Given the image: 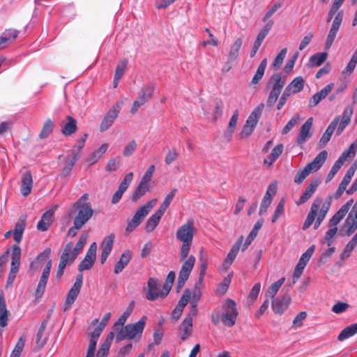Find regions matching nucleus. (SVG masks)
<instances>
[{
	"label": "nucleus",
	"instance_id": "obj_40",
	"mask_svg": "<svg viewBox=\"0 0 357 357\" xmlns=\"http://www.w3.org/2000/svg\"><path fill=\"white\" fill-rule=\"evenodd\" d=\"M48 321L47 319H45L40 324V326L38 329V331L36 335V347L38 349H42L47 343V338H43L44 332L45 331L46 326L47 325Z\"/></svg>",
	"mask_w": 357,
	"mask_h": 357
},
{
	"label": "nucleus",
	"instance_id": "obj_29",
	"mask_svg": "<svg viewBox=\"0 0 357 357\" xmlns=\"http://www.w3.org/2000/svg\"><path fill=\"white\" fill-rule=\"evenodd\" d=\"M20 258L21 248L18 245L15 244L12 247V256L10 272L17 273L20 265Z\"/></svg>",
	"mask_w": 357,
	"mask_h": 357
},
{
	"label": "nucleus",
	"instance_id": "obj_53",
	"mask_svg": "<svg viewBox=\"0 0 357 357\" xmlns=\"http://www.w3.org/2000/svg\"><path fill=\"white\" fill-rule=\"evenodd\" d=\"M200 254H201V257L199 258L200 271H199V277L198 282L199 284H202L204 280V278L205 276L207 266H208V257H207L206 255H204L202 250L200 252Z\"/></svg>",
	"mask_w": 357,
	"mask_h": 357
},
{
	"label": "nucleus",
	"instance_id": "obj_63",
	"mask_svg": "<svg viewBox=\"0 0 357 357\" xmlns=\"http://www.w3.org/2000/svg\"><path fill=\"white\" fill-rule=\"evenodd\" d=\"M284 199H281L279 203L278 204L274 214L272 217V222H275L283 214L284 211Z\"/></svg>",
	"mask_w": 357,
	"mask_h": 357
},
{
	"label": "nucleus",
	"instance_id": "obj_52",
	"mask_svg": "<svg viewBox=\"0 0 357 357\" xmlns=\"http://www.w3.org/2000/svg\"><path fill=\"white\" fill-rule=\"evenodd\" d=\"M285 281V278H281L280 280H277L274 283H273L267 290L266 293V296L267 297H270L271 298H274L275 296L278 293V290Z\"/></svg>",
	"mask_w": 357,
	"mask_h": 357
},
{
	"label": "nucleus",
	"instance_id": "obj_26",
	"mask_svg": "<svg viewBox=\"0 0 357 357\" xmlns=\"http://www.w3.org/2000/svg\"><path fill=\"white\" fill-rule=\"evenodd\" d=\"M119 111L113 107L104 116L100 125V131L104 132L108 130L114 123V120L118 117Z\"/></svg>",
	"mask_w": 357,
	"mask_h": 357
},
{
	"label": "nucleus",
	"instance_id": "obj_34",
	"mask_svg": "<svg viewBox=\"0 0 357 357\" xmlns=\"http://www.w3.org/2000/svg\"><path fill=\"white\" fill-rule=\"evenodd\" d=\"M132 258V252L131 251L127 250L125 252H123V254L121 255L119 260L116 262L114 273L115 274L120 273L125 267L128 264L130 259Z\"/></svg>",
	"mask_w": 357,
	"mask_h": 357
},
{
	"label": "nucleus",
	"instance_id": "obj_59",
	"mask_svg": "<svg viewBox=\"0 0 357 357\" xmlns=\"http://www.w3.org/2000/svg\"><path fill=\"white\" fill-rule=\"evenodd\" d=\"M87 236L82 234L76 243L75 248L73 250L72 259H75L79 252L82 250L84 244L86 243Z\"/></svg>",
	"mask_w": 357,
	"mask_h": 357
},
{
	"label": "nucleus",
	"instance_id": "obj_6",
	"mask_svg": "<svg viewBox=\"0 0 357 357\" xmlns=\"http://www.w3.org/2000/svg\"><path fill=\"white\" fill-rule=\"evenodd\" d=\"M146 319V316H143L135 324H128L121 326V328L117 330L116 342H121L124 340L139 339L144 331Z\"/></svg>",
	"mask_w": 357,
	"mask_h": 357
},
{
	"label": "nucleus",
	"instance_id": "obj_46",
	"mask_svg": "<svg viewBox=\"0 0 357 357\" xmlns=\"http://www.w3.org/2000/svg\"><path fill=\"white\" fill-rule=\"evenodd\" d=\"M357 151V139L356 141L353 142L347 149L343 151L342 155L338 158L342 164L347 160L348 158H353L356 155Z\"/></svg>",
	"mask_w": 357,
	"mask_h": 357
},
{
	"label": "nucleus",
	"instance_id": "obj_31",
	"mask_svg": "<svg viewBox=\"0 0 357 357\" xmlns=\"http://www.w3.org/2000/svg\"><path fill=\"white\" fill-rule=\"evenodd\" d=\"M178 331L182 341L186 340L192 335V321H190V318H185L178 328Z\"/></svg>",
	"mask_w": 357,
	"mask_h": 357
},
{
	"label": "nucleus",
	"instance_id": "obj_18",
	"mask_svg": "<svg viewBox=\"0 0 357 357\" xmlns=\"http://www.w3.org/2000/svg\"><path fill=\"white\" fill-rule=\"evenodd\" d=\"M149 291L146 294V298L149 301H155L158 298H165L167 296H162L163 288L160 289L158 280L156 278H150L147 282Z\"/></svg>",
	"mask_w": 357,
	"mask_h": 357
},
{
	"label": "nucleus",
	"instance_id": "obj_55",
	"mask_svg": "<svg viewBox=\"0 0 357 357\" xmlns=\"http://www.w3.org/2000/svg\"><path fill=\"white\" fill-rule=\"evenodd\" d=\"M54 126L55 125L54 122L50 119H47L45 121L39 135L40 137L42 139L47 138L52 132Z\"/></svg>",
	"mask_w": 357,
	"mask_h": 357
},
{
	"label": "nucleus",
	"instance_id": "obj_1",
	"mask_svg": "<svg viewBox=\"0 0 357 357\" xmlns=\"http://www.w3.org/2000/svg\"><path fill=\"white\" fill-rule=\"evenodd\" d=\"M352 206L351 211L349 213L342 227L341 232L342 235L350 236L357 229V201L354 204V199L348 200L335 215L329 220L328 227H334L340 222L346 214L349 212Z\"/></svg>",
	"mask_w": 357,
	"mask_h": 357
},
{
	"label": "nucleus",
	"instance_id": "obj_25",
	"mask_svg": "<svg viewBox=\"0 0 357 357\" xmlns=\"http://www.w3.org/2000/svg\"><path fill=\"white\" fill-rule=\"evenodd\" d=\"M321 181L319 179H314L312 181L310 184L306 187L305 192L300 197L298 200L296 202L297 206H300L304 203H305L308 199L311 198L313 195L318 186L319 185Z\"/></svg>",
	"mask_w": 357,
	"mask_h": 357
},
{
	"label": "nucleus",
	"instance_id": "obj_60",
	"mask_svg": "<svg viewBox=\"0 0 357 357\" xmlns=\"http://www.w3.org/2000/svg\"><path fill=\"white\" fill-rule=\"evenodd\" d=\"M223 102L221 100H215L213 105V120H217L222 114Z\"/></svg>",
	"mask_w": 357,
	"mask_h": 357
},
{
	"label": "nucleus",
	"instance_id": "obj_44",
	"mask_svg": "<svg viewBox=\"0 0 357 357\" xmlns=\"http://www.w3.org/2000/svg\"><path fill=\"white\" fill-rule=\"evenodd\" d=\"M264 223V220L262 219L259 220L255 225L254 227L251 230L248 236L246 238V241L243 245V250H245L248 245L251 243V242L255 239V238L257 236L259 230L261 228Z\"/></svg>",
	"mask_w": 357,
	"mask_h": 357
},
{
	"label": "nucleus",
	"instance_id": "obj_4",
	"mask_svg": "<svg viewBox=\"0 0 357 357\" xmlns=\"http://www.w3.org/2000/svg\"><path fill=\"white\" fill-rule=\"evenodd\" d=\"M330 202L323 203L322 199L319 197H317L310 207V212L303 225L302 229L306 230L308 229L315 220L314 229H317L323 220L325 219L329 208Z\"/></svg>",
	"mask_w": 357,
	"mask_h": 357
},
{
	"label": "nucleus",
	"instance_id": "obj_50",
	"mask_svg": "<svg viewBox=\"0 0 357 357\" xmlns=\"http://www.w3.org/2000/svg\"><path fill=\"white\" fill-rule=\"evenodd\" d=\"M274 22L273 20L268 21L264 28L259 31V33L257 35V39L255 41V43L261 46L263 40L266 38V36L268 35V32L271 29Z\"/></svg>",
	"mask_w": 357,
	"mask_h": 357
},
{
	"label": "nucleus",
	"instance_id": "obj_54",
	"mask_svg": "<svg viewBox=\"0 0 357 357\" xmlns=\"http://www.w3.org/2000/svg\"><path fill=\"white\" fill-rule=\"evenodd\" d=\"M327 52L317 53L310 58L311 66H320L327 59Z\"/></svg>",
	"mask_w": 357,
	"mask_h": 357
},
{
	"label": "nucleus",
	"instance_id": "obj_51",
	"mask_svg": "<svg viewBox=\"0 0 357 357\" xmlns=\"http://www.w3.org/2000/svg\"><path fill=\"white\" fill-rule=\"evenodd\" d=\"M266 66H267V59L265 58L261 61L259 66L257 68V72L255 73V74L252 79V84H256L259 83V82L261 79V78L263 77V76L264 75V72H265Z\"/></svg>",
	"mask_w": 357,
	"mask_h": 357
},
{
	"label": "nucleus",
	"instance_id": "obj_64",
	"mask_svg": "<svg viewBox=\"0 0 357 357\" xmlns=\"http://www.w3.org/2000/svg\"><path fill=\"white\" fill-rule=\"evenodd\" d=\"M349 307V305L347 303L338 301L332 307V312L335 314H342L347 311Z\"/></svg>",
	"mask_w": 357,
	"mask_h": 357
},
{
	"label": "nucleus",
	"instance_id": "obj_56",
	"mask_svg": "<svg viewBox=\"0 0 357 357\" xmlns=\"http://www.w3.org/2000/svg\"><path fill=\"white\" fill-rule=\"evenodd\" d=\"M357 245V232L351 238V239L345 245L342 252V258H347L350 256L351 252L354 250Z\"/></svg>",
	"mask_w": 357,
	"mask_h": 357
},
{
	"label": "nucleus",
	"instance_id": "obj_61",
	"mask_svg": "<svg viewBox=\"0 0 357 357\" xmlns=\"http://www.w3.org/2000/svg\"><path fill=\"white\" fill-rule=\"evenodd\" d=\"M128 65V60L123 59L121 61V63L118 64L116 67L114 77L115 81H119L123 75Z\"/></svg>",
	"mask_w": 357,
	"mask_h": 357
},
{
	"label": "nucleus",
	"instance_id": "obj_16",
	"mask_svg": "<svg viewBox=\"0 0 357 357\" xmlns=\"http://www.w3.org/2000/svg\"><path fill=\"white\" fill-rule=\"evenodd\" d=\"M97 245L95 242L91 244L84 259L78 266L79 271L89 270L94 264L96 258Z\"/></svg>",
	"mask_w": 357,
	"mask_h": 357
},
{
	"label": "nucleus",
	"instance_id": "obj_9",
	"mask_svg": "<svg viewBox=\"0 0 357 357\" xmlns=\"http://www.w3.org/2000/svg\"><path fill=\"white\" fill-rule=\"evenodd\" d=\"M157 202L156 199H151L146 204L142 206L135 213L132 218L128 222L126 231L128 233L135 229L143 221L144 218L148 215L149 211L153 208Z\"/></svg>",
	"mask_w": 357,
	"mask_h": 357
},
{
	"label": "nucleus",
	"instance_id": "obj_8",
	"mask_svg": "<svg viewBox=\"0 0 357 357\" xmlns=\"http://www.w3.org/2000/svg\"><path fill=\"white\" fill-rule=\"evenodd\" d=\"M327 156L326 151H321L311 162L296 173L294 181L297 184H301L311 172H317L321 167L326 160Z\"/></svg>",
	"mask_w": 357,
	"mask_h": 357
},
{
	"label": "nucleus",
	"instance_id": "obj_13",
	"mask_svg": "<svg viewBox=\"0 0 357 357\" xmlns=\"http://www.w3.org/2000/svg\"><path fill=\"white\" fill-rule=\"evenodd\" d=\"M82 283L83 275L82 273H79L77 276L76 280L73 287L67 294L66 299L63 305V311H68L71 308L72 305L74 303L79 294Z\"/></svg>",
	"mask_w": 357,
	"mask_h": 357
},
{
	"label": "nucleus",
	"instance_id": "obj_20",
	"mask_svg": "<svg viewBox=\"0 0 357 357\" xmlns=\"http://www.w3.org/2000/svg\"><path fill=\"white\" fill-rule=\"evenodd\" d=\"M190 297L191 291L189 289H186L184 291L182 296L179 299L176 307L172 311V316L174 319L177 321L180 318L183 312V310L188 304V303L189 302Z\"/></svg>",
	"mask_w": 357,
	"mask_h": 357
},
{
	"label": "nucleus",
	"instance_id": "obj_7",
	"mask_svg": "<svg viewBox=\"0 0 357 357\" xmlns=\"http://www.w3.org/2000/svg\"><path fill=\"white\" fill-rule=\"evenodd\" d=\"M286 81L287 77L282 75L280 73H274L270 77L266 84V87L271 88V91L266 100V106L268 107H272L275 105L286 84Z\"/></svg>",
	"mask_w": 357,
	"mask_h": 357
},
{
	"label": "nucleus",
	"instance_id": "obj_22",
	"mask_svg": "<svg viewBox=\"0 0 357 357\" xmlns=\"http://www.w3.org/2000/svg\"><path fill=\"white\" fill-rule=\"evenodd\" d=\"M312 123L313 118L310 117L301 126L296 139V142L298 145H302L311 137L312 133L310 132V130Z\"/></svg>",
	"mask_w": 357,
	"mask_h": 357
},
{
	"label": "nucleus",
	"instance_id": "obj_33",
	"mask_svg": "<svg viewBox=\"0 0 357 357\" xmlns=\"http://www.w3.org/2000/svg\"><path fill=\"white\" fill-rule=\"evenodd\" d=\"M243 38H238L235 40V41L230 46L229 52L228 54V63H232L235 61L239 55L240 50L243 45Z\"/></svg>",
	"mask_w": 357,
	"mask_h": 357
},
{
	"label": "nucleus",
	"instance_id": "obj_27",
	"mask_svg": "<svg viewBox=\"0 0 357 357\" xmlns=\"http://www.w3.org/2000/svg\"><path fill=\"white\" fill-rule=\"evenodd\" d=\"M21 181V192L23 196L26 197L31 192L33 185L32 174L29 170L23 173Z\"/></svg>",
	"mask_w": 357,
	"mask_h": 357
},
{
	"label": "nucleus",
	"instance_id": "obj_11",
	"mask_svg": "<svg viewBox=\"0 0 357 357\" xmlns=\"http://www.w3.org/2000/svg\"><path fill=\"white\" fill-rule=\"evenodd\" d=\"M222 308L224 312L221 316V321L223 324L228 327L234 326L238 316L236 302L231 298H228L226 300Z\"/></svg>",
	"mask_w": 357,
	"mask_h": 357
},
{
	"label": "nucleus",
	"instance_id": "obj_57",
	"mask_svg": "<svg viewBox=\"0 0 357 357\" xmlns=\"http://www.w3.org/2000/svg\"><path fill=\"white\" fill-rule=\"evenodd\" d=\"M174 279H175V272L172 271L168 273V275L166 278V280H165V282L162 286L163 287L162 296L168 295V294L169 293V291L172 289V284L174 282Z\"/></svg>",
	"mask_w": 357,
	"mask_h": 357
},
{
	"label": "nucleus",
	"instance_id": "obj_17",
	"mask_svg": "<svg viewBox=\"0 0 357 357\" xmlns=\"http://www.w3.org/2000/svg\"><path fill=\"white\" fill-rule=\"evenodd\" d=\"M277 192V183H271L267 190L266 192L261 200V204H260V208L259 211V215H262L265 213H266L268 208L271 205L273 197L276 195Z\"/></svg>",
	"mask_w": 357,
	"mask_h": 357
},
{
	"label": "nucleus",
	"instance_id": "obj_58",
	"mask_svg": "<svg viewBox=\"0 0 357 357\" xmlns=\"http://www.w3.org/2000/svg\"><path fill=\"white\" fill-rule=\"evenodd\" d=\"M176 192H177L176 188L172 189V191L166 195L164 201L160 204L158 209H160V211H162V212L165 213V211L167 210V208L169 207L172 199H174Z\"/></svg>",
	"mask_w": 357,
	"mask_h": 357
},
{
	"label": "nucleus",
	"instance_id": "obj_49",
	"mask_svg": "<svg viewBox=\"0 0 357 357\" xmlns=\"http://www.w3.org/2000/svg\"><path fill=\"white\" fill-rule=\"evenodd\" d=\"M314 245H311L301 257L297 266L305 268L314 251Z\"/></svg>",
	"mask_w": 357,
	"mask_h": 357
},
{
	"label": "nucleus",
	"instance_id": "obj_35",
	"mask_svg": "<svg viewBox=\"0 0 357 357\" xmlns=\"http://www.w3.org/2000/svg\"><path fill=\"white\" fill-rule=\"evenodd\" d=\"M19 32L15 29H6L0 37V47L3 48L6 44L15 40L18 36Z\"/></svg>",
	"mask_w": 357,
	"mask_h": 357
},
{
	"label": "nucleus",
	"instance_id": "obj_3",
	"mask_svg": "<svg viewBox=\"0 0 357 357\" xmlns=\"http://www.w3.org/2000/svg\"><path fill=\"white\" fill-rule=\"evenodd\" d=\"M197 232L192 220H188L185 224H183L176 231V238L182 243L179 251L180 261L185 259L189 255L190 248L192 244L194 236Z\"/></svg>",
	"mask_w": 357,
	"mask_h": 357
},
{
	"label": "nucleus",
	"instance_id": "obj_37",
	"mask_svg": "<svg viewBox=\"0 0 357 357\" xmlns=\"http://www.w3.org/2000/svg\"><path fill=\"white\" fill-rule=\"evenodd\" d=\"M54 212L47 211L45 212L37 224V229L40 231H47L51 225Z\"/></svg>",
	"mask_w": 357,
	"mask_h": 357
},
{
	"label": "nucleus",
	"instance_id": "obj_19",
	"mask_svg": "<svg viewBox=\"0 0 357 357\" xmlns=\"http://www.w3.org/2000/svg\"><path fill=\"white\" fill-rule=\"evenodd\" d=\"M52 268V260L49 259L46 264L45 268L43 271L42 275L40 276L39 282L37 285L36 289V297L41 298L43 295L45 287L49 279V276L50 274V271Z\"/></svg>",
	"mask_w": 357,
	"mask_h": 357
},
{
	"label": "nucleus",
	"instance_id": "obj_38",
	"mask_svg": "<svg viewBox=\"0 0 357 357\" xmlns=\"http://www.w3.org/2000/svg\"><path fill=\"white\" fill-rule=\"evenodd\" d=\"M73 158H66L64 162V166L62 169L61 175L63 177L67 176L70 174L72 171L75 164L80 158V154L79 153H75V151H73Z\"/></svg>",
	"mask_w": 357,
	"mask_h": 357
},
{
	"label": "nucleus",
	"instance_id": "obj_5",
	"mask_svg": "<svg viewBox=\"0 0 357 357\" xmlns=\"http://www.w3.org/2000/svg\"><path fill=\"white\" fill-rule=\"evenodd\" d=\"M88 199L89 195L85 193L73 204V208L76 211L74 222L78 227L84 226L93 216V210Z\"/></svg>",
	"mask_w": 357,
	"mask_h": 357
},
{
	"label": "nucleus",
	"instance_id": "obj_45",
	"mask_svg": "<svg viewBox=\"0 0 357 357\" xmlns=\"http://www.w3.org/2000/svg\"><path fill=\"white\" fill-rule=\"evenodd\" d=\"M134 307V301H131L126 310L121 315L118 320L114 324V328L115 330L119 329V326H123L126 322L128 317L130 315Z\"/></svg>",
	"mask_w": 357,
	"mask_h": 357
},
{
	"label": "nucleus",
	"instance_id": "obj_14",
	"mask_svg": "<svg viewBox=\"0 0 357 357\" xmlns=\"http://www.w3.org/2000/svg\"><path fill=\"white\" fill-rule=\"evenodd\" d=\"M343 20V10L338 11L333 20L332 26L325 42V50H328L333 45Z\"/></svg>",
	"mask_w": 357,
	"mask_h": 357
},
{
	"label": "nucleus",
	"instance_id": "obj_23",
	"mask_svg": "<svg viewBox=\"0 0 357 357\" xmlns=\"http://www.w3.org/2000/svg\"><path fill=\"white\" fill-rule=\"evenodd\" d=\"M114 241V235L111 234L104 238L101 243L100 248L102 250L100 255V263L103 264L107 260L108 256L112 252Z\"/></svg>",
	"mask_w": 357,
	"mask_h": 357
},
{
	"label": "nucleus",
	"instance_id": "obj_39",
	"mask_svg": "<svg viewBox=\"0 0 357 357\" xmlns=\"http://www.w3.org/2000/svg\"><path fill=\"white\" fill-rule=\"evenodd\" d=\"M164 213V212H162L160 209H158L151 217H149V218L146 222V230L148 232L153 231V229L158 225Z\"/></svg>",
	"mask_w": 357,
	"mask_h": 357
},
{
	"label": "nucleus",
	"instance_id": "obj_12",
	"mask_svg": "<svg viewBox=\"0 0 357 357\" xmlns=\"http://www.w3.org/2000/svg\"><path fill=\"white\" fill-rule=\"evenodd\" d=\"M179 273L176 284L177 291H179L184 286L185 282L188 280L190 274L194 267L195 263V257L193 255H190L184 259Z\"/></svg>",
	"mask_w": 357,
	"mask_h": 357
},
{
	"label": "nucleus",
	"instance_id": "obj_36",
	"mask_svg": "<svg viewBox=\"0 0 357 357\" xmlns=\"http://www.w3.org/2000/svg\"><path fill=\"white\" fill-rule=\"evenodd\" d=\"M9 311L7 310L3 292L0 294V327L5 328L8 322Z\"/></svg>",
	"mask_w": 357,
	"mask_h": 357
},
{
	"label": "nucleus",
	"instance_id": "obj_21",
	"mask_svg": "<svg viewBox=\"0 0 357 357\" xmlns=\"http://www.w3.org/2000/svg\"><path fill=\"white\" fill-rule=\"evenodd\" d=\"M133 178V173L130 172L127 174L123 181L120 183L119 186V189L115 192L112 198V204H116L118 203L120 199H121L123 193L126 192L130 184L131 183Z\"/></svg>",
	"mask_w": 357,
	"mask_h": 357
},
{
	"label": "nucleus",
	"instance_id": "obj_28",
	"mask_svg": "<svg viewBox=\"0 0 357 357\" xmlns=\"http://www.w3.org/2000/svg\"><path fill=\"white\" fill-rule=\"evenodd\" d=\"M26 215H22L15 223L13 229V238L17 244H19L22 239V235L26 227Z\"/></svg>",
	"mask_w": 357,
	"mask_h": 357
},
{
	"label": "nucleus",
	"instance_id": "obj_42",
	"mask_svg": "<svg viewBox=\"0 0 357 357\" xmlns=\"http://www.w3.org/2000/svg\"><path fill=\"white\" fill-rule=\"evenodd\" d=\"M154 86L153 85L145 86L141 89L137 100L144 105L146 102L152 98Z\"/></svg>",
	"mask_w": 357,
	"mask_h": 357
},
{
	"label": "nucleus",
	"instance_id": "obj_32",
	"mask_svg": "<svg viewBox=\"0 0 357 357\" xmlns=\"http://www.w3.org/2000/svg\"><path fill=\"white\" fill-rule=\"evenodd\" d=\"M151 187L150 183H147L140 181L135 190L133 191L130 199L133 202L138 201L142 197H143L146 192H150Z\"/></svg>",
	"mask_w": 357,
	"mask_h": 357
},
{
	"label": "nucleus",
	"instance_id": "obj_62",
	"mask_svg": "<svg viewBox=\"0 0 357 357\" xmlns=\"http://www.w3.org/2000/svg\"><path fill=\"white\" fill-rule=\"evenodd\" d=\"M25 344V340L22 337H20L15 346L14 349L13 350L10 357H20L21 353L24 349Z\"/></svg>",
	"mask_w": 357,
	"mask_h": 357
},
{
	"label": "nucleus",
	"instance_id": "obj_43",
	"mask_svg": "<svg viewBox=\"0 0 357 357\" xmlns=\"http://www.w3.org/2000/svg\"><path fill=\"white\" fill-rule=\"evenodd\" d=\"M357 333V323L351 324L344 328L339 334L337 339L339 341H343Z\"/></svg>",
	"mask_w": 357,
	"mask_h": 357
},
{
	"label": "nucleus",
	"instance_id": "obj_15",
	"mask_svg": "<svg viewBox=\"0 0 357 357\" xmlns=\"http://www.w3.org/2000/svg\"><path fill=\"white\" fill-rule=\"evenodd\" d=\"M291 296L286 292L282 296L272 300V309L274 313L282 314L289 307L291 303Z\"/></svg>",
	"mask_w": 357,
	"mask_h": 357
},
{
	"label": "nucleus",
	"instance_id": "obj_47",
	"mask_svg": "<svg viewBox=\"0 0 357 357\" xmlns=\"http://www.w3.org/2000/svg\"><path fill=\"white\" fill-rule=\"evenodd\" d=\"M304 79L301 76L295 77L287 86L293 91V94L301 92L304 88Z\"/></svg>",
	"mask_w": 357,
	"mask_h": 357
},
{
	"label": "nucleus",
	"instance_id": "obj_30",
	"mask_svg": "<svg viewBox=\"0 0 357 357\" xmlns=\"http://www.w3.org/2000/svg\"><path fill=\"white\" fill-rule=\"evenodd\" d=\"M67 122L61 123V133L65 136H70L77 130V121L71 116H67Z\"/></svg>",
	"mask_w": 357,
	"mask_h": 357
},
{
	"label": "nucleus",
	"instance_id": "obj_48",
	"mask_svg": "<svg viewBox=\"0 0 357 357\" xmlns=\"http://www.w3.org/2000/svg\"><path fill=\"white\" fill-rule=\"evenodd\" d=\"M73 245L72 242L66 245L60 256V261H64V264H67L68 261L73 263L75 261V259H72Z\"/></svg>",
	"mask_w": 357,
	"mask_h": 357
},
{
	"label": "nucleus",
	"instance_id": "obj_24",
	"mask_svg": "<svg viewBox=\"0 0 357 357\" xmlns=\"http://www.w3.org/2000/svg\"><path fill=\"white\" fill-rule=\"evenodd\" d=\"M243 241V236H241L238 238V240L236 241V243L234 244L232 248H231L230 251L229 252L226 259H225V261H223V264H222V267L225 269H226V270L228 269L230 267V266L232 264V263L234 262V261L240 250V248L242 245Z\"/></svg>",
	"mask_w": 357,
	"mask_h": 357
},
{
	"label": "nucleus",
	"instance_id": "obj_10",
	"mask_svg": "<svg viewBox=\"0 0 357 357\" xmlns=\"http://www.w3.org/2000/svg\"><path fill=\"white\" fill-rule=\"evenodd\" d=\"M264 107L263 102L260 103L248 116L243 130L240 133L241 139L248 137L254 131Z\"/></svg>",
	"mask_w": 357,
	"mask_h": 357
},
{
	"label": "nucleus",
	"instance_id": "obj_2",
	"mask_svg": "<svg viewBox=\"0 0 357 357\" xmlns=\"http://www.w3.org/2000/svg\"><path fill=\"white\" fill-rule=\"evenodd\" d=\"M353 112H354L353 107L351 105H348L344 109V112L342 113V119H341V121L340 123H339L340 119V116H337L332 121V122L328 126L325 132L324 133V135H322V137H321V139L319 140V145L320 147L325 146L327 144V143L330 141L331 136L338 123H339V125L337 128L336 134L337 135H340L343 132V130L345 129V128L349 124Z\"/></svg>",
	"mask_w": 357,
	"mask_h": 357
},
{
	"label": "nucleus",
	"instance_id": "obj_41",
	"mask_svg": "<svg viewBox=\"0 0 357 357\" xmlns=\"http://www.w3.org/2000/svg\"><path fill=\"white\" fill-rule=\"evenodd\" d=\"M283 149L284 146L282 144L277 145L273 149L271 154L264 159V163L268 166L272 165V164L281 155L283 152Z\"/></svg>",
	"mask_w": 357,
	"mask_h": 357
}]
</instances>
